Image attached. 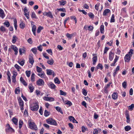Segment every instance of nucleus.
<instances>
[{
  "label": "nucleus",
  "instance_id": "obj_1",
  "mask_svg": "<svg viewBox=\"0 0 134 134\" xmlns=\"http://www.w3.org/2000/svg\"><path fill=\"white\" fill-rule=\"evenodd\" d=\"M38 108V105L37 102L33 103L31 105L30 109L33 111H37Z\"/></svg>",
  "mask_w": 134,
  "mask_h": 134
},
{
  "label": "nucleus",
  "instance_id": "obj_2",
  "mask_svg": "<svg viewBox=\"0 0 134 134\" xmlns=\"http://www.w3.org/2000/svg\"><path fill=\"white\" fill-rule=\"evenodd\" d=\"M47 122L48 124L51 125H57V124L56 122L52 119H49L47 120Z\"/></svg>",
  "mask_w": 134,
  "mask_h": 134
},
{
  "label": "nucleus",
  "instance_id": "obj_3",
  "mask_svg": "<svg viewBox=\"0 0 134 134\" xmlns=\"http://www.w3.org/2000/svg\"><path fill=\"white\" fill-rule=\"evenodd\" d=\"M19 105L20 107L21 110H23L24 109V102L22 99L20 98L18 99Z\"/></svg>",
  "mask_w": 134,
  "mask_h": 134
},
{
  "label": "nucleus",
  "instance_id": "obj_4",
  "mask_svg": "<svg viewBox=\"0 0 134 134\" xmlns=\"http://www.w3.org/2000/svg\"><path fill=\"white\" fill-rule=\"evenodd\" d=\"M30 128L32 129L36 130H37V128L36 125L34 122H32V124L29 125Z\"/></svg>",
  "mask_w": 134,
  "mask_h": 134
},
{
  "label": "nucleus",
  "instance_id": "obj_5",
  "mask_svg": "<svg viewBox=\"0 0 134 134\" xmlns=\"http://www.w3.org/2000/svg\"><path fill=\"white\" fill-rule=\"evenodd\" d=\"M43 80L41 79H39L37 82V84L38 86H43L44 84Z\"/></svg>",
  "mask_w": 134,
  "mask_h": 134
},
{
  "label": "nucleus",
  "instance_id": "obj_6",
  "mask_svg": "<svg viewBox=\"0 0 134 134\" xmlns=\"http://www.w3.org/2000/svg\"><path fill=\"white\" fill-rule=\"evenodd\" d=\"M44 100L46 101H49L50 102L53 101L54 100V98L52 97H44L43 98Z\"/></svg>",
  "mask_w": 134,
  "mask_h": 134
},
{
  "label": "nucleus",
  "instance_id": "obj_7",
  "mask_svg": "<svg viewBox=\"0 0 134 134\" xmlns=\"http://www.w3.org/2000/svg\"><path fill=\"white\" fill-rule=\"evenodd\" d=\"M47 74L48 75H52L54 77L55 76V73L51 69H47L46 70Z\"/></svg>",
  "mask_w": 134,
  "mask_h": 134
},
{
  "label": "nucleus",
  "instance_id": "obj_8",
  "mask_svg": "<svg viewBox=\"0 0 134 134\" xmlns=\"http://www.w3.org/2000/svg\"><path fill=\"white\" fill-rule=\"evenodd\" d=\"M114 54V53H113L112 51H111L109 53V59L110 61H111L113 60Z\"/></svg>",
  "mask_w": 134,
  "mask_h": 134
},
{
  "label": "nucleus",
  "instance_id": "obj_9",
  "mask_svg": "<svg viewBox=\"0 0 134 134\" xmlns=\"http://www.w3.org/2000/svg\"><path fill=\"white\" fill-rule=\"evenodd\" d=\"M131 56L128 54H126L124 57V60L125 62H129L131 59Z\"/></svg>",
  "mask_w": 134,
  "mask_h": 134
},
{
  "label": "nucleus",
  "instance_id": "obj_10",
  "mask_svg": "<svg viewBox=\"0 0 134 134\" xmlns=\"http://www.w3.org/2000/svg\"><path fill=\"white\" fill-rule=\"evenodd\" d=\"M96 54H93V56H94L92 58V60L93 61V64L94 65L97 61V56L96 55Z\"/></svg>",
  "mask_w": 134,
  "mask_h": 134
},
{
  "label": "nucleus",
  "instance_id": "obj_11",
  "mask_svg": "<svg viewBox=\"0 0 134 134\" xmlns=\"http://www.w3.org/2000/svg\"><path fill=\"white\" fill-rule=\"evenodd\" d=\"M48 85L50 88L52 89H54L56 87V86L52 82L49 83L48 84Z\"/></svg>",
  "mask_w": 134,
  "mask_h": 134
},
{
  "label": "nucleus",
  "instance_id": "obj_12",
  "mask_svg": "<svg viewBox=\"0 0 134 134\" xmlns=\"http://www.w3.org/2000/svg\"><path fill=\"white\" fill-rule=\"evenodd\" d=\"M29 62L31 65H33L34 61L33 58L31 55H29Z\"/></svg>",
  "mask_w": 134,
  "mask_h": 134
},
{
  "label": "nucleus",
  "instance_id": "obj_13",
  "mask_svg": "<svg viewBox=\"0 0 134 134\" xmlns=\"http://www.w3.org/2000/svg\"><path fill=\"white\" fill-rule=\"evenodd\" d=\"M11 48L15 52V54L16 55L18 53V49L17 48L14 46L12 45L11 47Z\"/></svg>",
  "mask_w": 134,
  "mask_h": 134
},
{
  "label": "nucleus",
  "instance_id": "obj_14",
  "mask_svg": "<svg viewBox=\"0 0 134 134\" xmlns=\"http://www.w3.org/2000/svg\"><path fill=\"white\" fill-rule=\"evenodd\" d=\"M69 119L71 121H72L74 123H78L77 121L72 116H69Z\"/></svg>",
  "mask_w": 134,
  "mask_h": 134
},
{
  "label": "nucleus",
  "instance_id": "obj_15",
  "mask_svg": "<svg viewBox=\"0 0 134 134\" xmlns=\"http://www.w3.org/2000/svg\"><path fill=\"white\" fill-rule=\"evenodd\" d=\"M5 14L3 11L0 8V17L3 19L5 16Z\"/></svg>",
  "mask_w": 134,
  "mask_h": 134
},
{
  "label": "nucleus",
  "instance_id": "obj_16",
  "mask_svg": "<svg viewBox=\"0 0 134 134\" xmlns=\"http://www.w3.org/2000/svg\"><path fill=\"white\" fill-rule=\"evenodd\" d=\"M36 26L35 25H34L32 27V31L33 33L35 36H36Z\"/></svg>",
  "mask_w": 134,
  "mask_h": 134
},
{
  "label": "nucleus",
  "instance_id": "obj_17",
  "mask_svg": "<svg viewBox=\"0 0 134 134\" xmlns=\"http://www.w3.org/2000/svg\"><path fill=\"white\" fill-rule=\"evenodd\" d=\"M112 98L114 100L118 98V94L117 93H114L112 95Z\"/></svg>",
  "mask_w": 134,
  "mask_h": 134
},
{
  "label": "nucleus",
  "instance_id": "obj_18",
  "mask_svg": "<svg viewBox=\"0 0 134 134\" xmlns=\"http://www.w3.org/2000/svg\"><path fill=\"white\" fill-rule=\"evenodd\" d=\"M28 87L30 90V92H32L33 91L34 87L31 84H29L28 86Z\"/></svg>",
  "mask_w": 134,
  "mask_h": 134
},
{
  "label": "nucleus",
  "instance_id": "obj_19",
  "mask_svg": "<svg viewBox=\"0 0 134 134\" xmlns=\"http://www.w3.org/2000/svg\"><path fill=\"white\" fill-rule=\"evenodd\" d=\"M110 12V10L109 9H105L103 13V15L104 16L107 15V14Z\"/></svg>",
  "mask_w": 134,
  "mask_h": 134
},
{
  "label": "nucleus",
  "instance_id": "obj_20",
  "mask_svg": "<svg viewBox=\"0 0 134 134\" xmlns=\"http://www.w3.org/2000/svg\"><path fill=\"white\" fill-rule=\"evenodd\" d=\"M17 75V74H13V76L12 77V82L15 83L16 82V77Z\"/></svg>",
  "mask_w": 134,
  "mask_h": 134
},
{
  "label": "nucleus",
  "instance_id": "obj_21",
  "mask_svg": "<svg viewBox=\"0 0 134 134\" xmlns=\"http://www.w3.org/2000/svg\"><path fill=\"white\" fill-rule=\"evenodd\" d=\"M119 69H120V66H117V68H116L115 70H114V72L113 74V76L114 77H115V76L116 74L117 73V72H118V71L119 70Z\"/></svg>",
  "mask_w": 134,
  "mask_h": 134
},
{
  "label": "nucleus",
  "instance_id": "obj_22",
  "mask_svg": "<svg viewBox=\"0 0 134 134\" xmlns=\"http://www.w3.org/2000/svg\"><path fill=\"white\" fill-rule=\"evenodd\" d=\"M25 50L23 48H21L19 49V52L20 55H21L22 53L25 54Z\"/></svg>",
  "mask_w": 134,
  "mask_h": 134
},
{
  "label": "nucleus",
  "instance_id": "obj_23",
  "mask_svg": "<svg viewBox=\"0 0 134 134\" xmlns=\"http://www.w3.org/2000/svg\"><path fill=\"white\" fill-rule=\"evenodd\" d=\"M47 63L49 64L52 65L53 64L54 61L52 58H51L50 59L48 60Z\"/></svg>",
  "mask_w": 134,
  "mask_h": 134
},
{
  "label": "nucleus",
  "instance_id": "obj_24",
  "mask_svg": "<svg viewBox=\"0 0 134 134\" xmlns=\"http://www.w3.org/2000/svg\"><path fill=\"white\" fill-rule=\"evenodd\" d=\"M35 74L34 73H32L31 76V80L32 82H34L35 80Z\"/></svg>",
  "mask_w": 134,
  "mask_h": 134
},
{
  "label": "nucleus",
  "instance_id": "obj_25",
  "mask_svg": "<svg viewBox=\"0 0 134 134\" xmlns=\"http://www.w3.org/2000/svg\"><path fill=\"white\" fill-rule=\"evenodd\" d=\"M126 118V122L127 123H129L130 122V118L129 117V114L128 113H126L125 114Z\"/></svg>",
  "mask_w": 134,
  "mask_h": 134
},
{
  "label": "nucleus",
  "instance_id": "obj_26",
  "mask_svg": "<svg viewBox=\"0 0 134 134\" xmlns=\"http://www.w3.org/2000/svg\"><path fill=\"white\" fill-rule=\"evenodd\" d=\"M60 5H64L66 3V2L65 1L62 0L59 1Z\"/></svg>",
  "mask_w": 134,
  "mask_h": 134
},
{
  "label": "nucleus",
  "instance_id": "obj_27",
  "mask_svg": "<svg viewBox=\"0 0 134 134\" xmlns=\"http://www.w3.org/2000/svg\"><path fill=\"white\" fill-rule=\"evenodd\" d=\"M104 26L103 25H101L100 26V32L102 33H104Z\"/></svg>",
  "mask_w": 134,
  "mask_h": 134
},
{
  "label": "nucleus",
  "instance_id": "obj_28",
  "mask_svg": "<svg viewBox=\"0 0 134 134\" xmlns=\"http://www.w3.org/2000/svg\"><path fill=\"white\" fill-rule=\"evenodd\" d=\"M7 126H8V130L10 132H14V130L11 127H10V126L9 125V124H8L7 125Z\"/></svg>",
  "mask_w": 134,
  "mask_h": 134
},
{
  "label": "nucleus",
  "instance_id": "obj_29",
  "mask_svg": "<svg viewBox=\"0 0 134 134\" xmlns=\"http://www.w3.org/2000/svg\"><path fill=\"white\" fill-rule=\"evenodd\" d=\"M56 109L58 111L60 112L62 114H63V113L61 110V108L59 107H55Z\"/></svg>",
  "mask_w": 134,
  "mask_h": 134
},
{
  "label": "nucleus",
  "instance_id": "obj_30",
  "mask_svg": "<svg viewBox=\"0 0 134 134\" xmlns=\"http://www.w3.org/2000/svg\"><path fill=\"white\" fill-rule=\"evenodd\" d=\"M12 121L13 122L15 125H17L18 123V120L15 118H13L12 119Z\"/></svg>",
  "mask_w": 134,
  "mask_h": 134
},
{
  "label": "nucleus",
  "instance_id": "obj_31",
  "mask_svg": "<svg viewBox=\"0 0 134 134\" xmlns=\"http://www.w3.org/2000/svg\"><path fill=\"white\" fill-rule=\"evenodd\" d=\"M17 39V38L16 36L15 35H14L13 37L12 42L14 43H15Z\"/></svg>",
  "mask_w": 134,
  "mask_h": 134
},
{
  "label": "nucleus",
  "instance_id": "obj_32",
  "mask_svg": "<svg viewBox=\"0 0 134 134\" xmlns=\"http://www.w3.org/2000/svg\"><path fill=\"white\" fill-rule=\"evenodd\" d=\"M97 69L100 68V70H102L103 68V66L102 64L99 63L98 64L97 66Z\"/></svg>",
  "mask_w": 134,
  "mask_h": 134
},
{
  "label": "nucleus",
  "instance_id": "obj_33",
  "mask_svg": "<svg viewBox=\"0 0 134 134\" xmlns=\"http://www.w3.org/2000/svg\"><path fill=\"white\" fill-rule=\"evenodd\" d=\"M131 129V127L129 126H127L125 127V129L126 131H127L130 130Z\"/></svg>",
  "mask_w": 134,
  "mask_h": 134
},
{
  "label": "nucleus",
  "instance_id": "obj_34",
  "mask_svg": "<svg viewBox=\"0 0 134 134\" xmlns=\"http://www.w3.org/2000/svg\"><path fill=\"white\" fill-rule=\"evenodd\" d=\"M57 10H58L59 11H61L64 12H66L65 9L64 8H58Z\"/></svg>",
  "mask_w": 134,
  "mask_h": 134
},
{
  "label": "nucleus",
  "instance_id": "obj_35",
  "mask_svg": "<svg viewBox=\"0 0 134 134\" xmlns=\"http://www.w3.org/2000/svg\"><path fill=\"white\" fill-rule=\"evenodd\" d=\"M54 81L55 83L59 84L60 83V82L57 77H56L54 79Z\"/></svg>",
  "mask_w": 134,
  "mask_h": 134
},
{
  "label": "nucleus",
  "instance_id": "obj_36",
  "mask_svg": "<svg viewBox=\"0 0 134 134\" xmlns=\"http://www.w3.org/2000/svg\"><path fill=\"white\" fill-rule=\"evenodd\" d=\"M43 29V27L41 26H39L37 30V32L38 33H40L41 30Z\"/></svg>",
  "mask_w": 134,
  "mask_h": 134
},
{
  "label": "nucleus",
  "instance_id": "obj_37",
  "mask_svg": "<svg viewBox=\"0 0 134 134\" xmlns=\"http://www.w3.org/2000/svg\"><path fill=\"white\" fill-rule=\"evenodd\" d=\"M128 109L132 110L133 109V108H134V104H132L131 105L129 106Z\"/></svg>",
  "mask_w": 134,
  "mask_h": 134
},
{
  "label": "nucleus",
  "instance_id": "obj_38",
  "mask_svg": "<svg viewBox=\"0 0 134 134\" xmlns=\"http://www.w3.org/2000/svg\"><path fill=\"white\" fill-rule=\"evenodd\" d=\"M18 63L21 65L23 66L24 64V60H23L22 61L19 60L18 61Z\"/></svg>",
  "mask_w": 134,
  "mask_h": 134
},
{
  "label": "nucleus",
  "instance_id": "obj_39",
  "mask_svg": "<svg viewBox=\"0 0 134 134\" xmlns=\"http://www.w3.org/2000/svg\"><path fill=\"white\" fill-rule=\"evenodd\" d=\"M31 17L32 18H34L37 19V17L36 16L34 12H32V14L31 15Z\"/></svg>",
  "mask_w": 134,
  "mask_h": 134
},
{
  "label": "nucleus",
  "instance_id": "obj_40",
  "mask_svg": "<svg viewBox=\"0 0 134 134\" xmlns=\"http://www.w3.org/2000/svg\"><path fill=\"white\" fill-rule=\"evenodd\" d=\"M37 48H32L31 49V51H32L33 53L35 54H36L37 51Z\"/></svg>",
  "mask_w": 134,
  "mask_h": 134
},
{
  "label": "nucleus",
  "instance_id": "obj_41",
  "mask_svg": "<svg viewBox=\"0 0 134 134\" xmlns=\"http://www.w3.org/2000/svg\"><path fill=\"white\" fill-rule=\"evenodd\" d=\"M25 26V24L24 23H21L20 24V26L21 28L22 29H24Z\"/></svg>",
  "mask_w": 134,
  "mask_h": 134
},
{
  "label": "nucleus",
  "instance_id": "obj_42",
  "mask_svg": "<svg viewBox=\"0 0 134 134\" xmlns=\"http://www.w3.org/2000/svg\"><path fill=\"white\" fill-rule=\"evenodd\" d=\"M88 16L91 19H93L94 17V15L91 13H90L88 14Z\"/></svg>",
  "mask_w": 134,
  "mask_h": 134
},
{
  "label": "nucleus",
  "instance_id": "obj_43",
  "mask_svg": "<svg viewBox=\"0 0 134 134\" xmlns=\"http://www.w3.org/2000/svg\"><path fill=\"white\" fill-rule=\"evenodd\" d=\"M47 16L50 17L51 18H53V16L51 14V12H49L47 13Z\"/></svg>",
  "mask_w": 134,
  "mask_h": 134
},
{
  "label": "nucleus",
  "instance_id": "obj_44",
  "mask_svg": "<svg viewBox=\"0 0 134 134\" xmlns=\"http://www.w3.org/2000/svg\"><path fill=\"white\" fill-rule=\"evenodd\" d=\"M110 21L111 22H114L115 21L114 16L113 14L112 15Z\"/></svg>",
  "mask_w": 134,
  "mask_h": 134
},
{
  "label": "nucleus",
  "instance_id": "obj_45",
  "mask_svg": "<svg viewBox=\"0 0 134 134\" xmlns=\"http://www.w3.org/2000/svg\"><path fill=\"white\" fill-rule=\"evenodd\" d=\"M14 66L17 69L18 71H19V69L21 68L17 64H15Z\"/></svg>",
  "mask_w": 134,
  "mask_h": 134
},
{
  "label": "nucleus",
  "instance_id": "obj_46",
  "mask_svg": "<svg viewBox=\"0 0 134 134\" xmlns=\"http://www.w3.org/2000/svg\"><path fill=\"white\" fill-rule=\"evenodd\" d=\"M36 67L37 68V72H40L42 71V69L41 68L38 67V66H37Z\"/></svg>",
  "mask_w": 134,
  "mask_h": 134
},
{
  "label": "nucleus",
  "instance_id": "obj_47",
  "mask_svg": "<svg viewBox=\"0 0 134 134\" xmlns=\"http://www.w3.org/2000/svg\"><path fill=\"white\" fill-rule=\"evenodd\" d=\"M82 93L85 96H86L87 94V92L86 90L83 89L82 90Z\"/></svg>",
  "mask_w": 134,
  "mask_h": 134
},
{
  "label": "nucleus",
  "instance_id": "obj_48",
  "mask_svg": "<svg viewBox=\"0 0 134 134\" xmlns=\"http://www.w3.org/2000/svg\"><path fill=\"white\" fill-rule=\"evenodd\" d=\"M40 77L42 78H43L44 77V76L45 75V74L43 72V73L41 74H37Z\"/></svg>",
  "mask_w": 134,
  "mask_h": 134
},
{
  "label": "nucleus",
  "instance_id": "obj_49",
  "mask_svg": "<svg viewBox=\"0 0 134 134\" xmlns=\"http://www.w3.org/2000/svg\"><path fill=\"white\" fill-rule=\"evenodd\" d=\"M23 124V122L21 120H20L19 122V128L20 129L22 127V126Z\"/></svg>",
  "mask_w": 134,
  "mask_h": 134
},
{
  "label": "nucleus",
  "instance_id": "obj_50",
  "mask_svg": "<svg viewBox=\"0 0 134 134\" xmlns=\"http://www.w3.org/2000/svg\"><path fill=\"white\" fill-rule=\"evenodd\" d=\"M49 114V112L47 110H45L44 111V115L46 116H48Z\"/></svg>",
  "mask_w": 134,
  "mask_h": 134
},
{
  "label": "nucleus",
  "instance_id": "obj_51",
  "mask_svg": "<svg viewBox=\"0 0 134 134\" xmlns=\"http://www.w3.org/2000/svg\"><path fill=\"white\" fill-rule=\"evenodd\" d=\"M4 24L7 27H9L10 26V23L8 21L4 22Z\"/></svg>",
  "mask_w": 134,
  "mask_h": 134
},
{
  "label": "nucleus",
  "instance_id": "obj_52",
  "mask_svg": "<svg viewBox=\"0 0 134 134\" xmlns=\"http://www.w3.org/2000/svg\"><path fill=\"white\" fill-rule=\"evenodd\" d=\"M30 71H26V73L27 76L29 77L30 76Z\"/></svg>",
  "mask_w": 134,
  "mask_h": 134
},
{
  "label": "nucleus",
  "instance_id": "obj_53",
  "mask_svg": "<svg viewBox=\"0 0 134 134\" xmlns=\"http://www.w3.org/2000/svg\"><path fill=\"white\" fill-rule=\"evenodd\" d=\"M60 94L61 95L65 96L66 94V93L62 90H60Z\"/></svg>",
  "mask_w": 134,
  "mask_h": 134
},
{
  "label": "nucleus",
  "instance_id": "obj_54",
  "mask_svg": "<svg viewBox=\"0 0 134 134\" xmlns=\"http://www.w3.org/2000/svg\"><path fill=\"white\" fill-rule=\"evenodd\" d=\"M122 85L123 87L125 88H126V87L127 84L126 83L125 81L124 82L122 83Z\"/></svg>",
  "mask_w": 134,
  "mask_h": 134
},
{
  "label": "nucleus",
  "instance_id": "obj_55",
  "mask_svg": "<svg viewBox=\"0 0 134 134\" xmlns=\"http://www.w3.org/2000/svg\"><path fill=\"white\" fill-rule=\"evenodd\" d=\"M133 51V50L132 49H130V51L128 53V54L129 56H131L133 54L132 51Z\"/></svg>",
  "mask_w": 134,
  "mask_h": 134
},
{
  "label": "nucleus",
  "instance_id": "obj_56",
  "mask_svg": "<svg viewBox=\"0 0 134 134\" xmlns=\"http://www.w3.org/2000/svg\"><path fill=\"white\" fill-rule=\"evenodd\" d=\"M0 30L2 31L3 32L5 31V28L3 26H2L0 28Z\"/></svg>",
  "mask_w": 134,
  "mask_h": 134
},
{
  "label": "nucleus",
  "instance_id": "obj_57",
  "mask_svg": "<svg viewBox=\"0 0 134 134\" xmlns=\"http://www.w3.org/2000/svg\"><path fill=\"white\" fill-rule=\"evenodd\" d=\"M88 28L89 30L92 31L93 29V27L92 26L90 25L88 26Z\"/></svg>",
  "mask_w": 134,
  "mask_h": 134
},
{
  "label": "nucleus",
  "instance_id": "obj_58",
  "mask_svg": "<svg viewBox=\"0 0 134 134\" xmlns=\"http://www.w3.org/2000/svg\"><path fill=\"white\" fill-rule=\"evenodd\" d=\"M24 15L26 17L27 19H28L29 18V13H25Z\"/></svg>",
  "mask_w": 134,
  "mask_h": 134
},
{
  "label": "nucleus",
  "instance_id": "obj_59",
  "mask_svg": "<svg viewBox=\"0 0 134 134\" xmlns=\"http://www.w3.org/2000/svg\"><path fill=\"white\" fill-rule=\"evenodd\" d=\"M109 48L107 47H106L105 48L104 50V54L106 53L107 51H108V50L109 49Z\"/></svg>",
  "mask_w": 134,
  "mask_h": 134
},
{
  "label": "nucleus",
  "instance_id": "obj_60",
  "mask_svg": "<svg viewBox=\"0 0 134 134\" xmlns=\"http://www.w3.org/2000/svg\"><path fill=\"white\" fill-rule=\"evenodd\" d=\"M47 54L46 53H44L43 54V55L44 57L46 59H49V57L47 55Z\"/></svg>",
  "mask_w": 134,
  "mask_h": 134
},
{
  "label": "nucleus",
  "instance_id": "obj_61",
  "mask_svg": "<svg viewBox=\"0 0 134 134\" xmlns=\"http://www.w3.org/2000/svg\"><path fill=\"white\" fill-rule=\"evenodd\" d=\"M93 134H98V131L97 129H95L94 130L93 132Z\"/></svg>",
  "mask_w": 134,
  "mask_h": 134
},
{
  "label": "nucleus",
  "instance_id": "obj_62",
  "mask_svg": "<svg viewBox=\"0 0 134 134\" xmlns=\"http://www.w3.org/2000/svg\"><path fill=\"white\" fill-rule=\"evenodd\" d=\"M87 128H86L84 126H82V131L83 132H84L86 130Z\"/></svg>",
  "mask_w": 134,
  "mask_h": 134
},
{
  "label": "nucleus",
  "instance_id": "obj_63",
  "mask_svg": "<svg viewBox=\"0 0 134 134\" xmlns=\"http://www.w3.org/2000/svg\"><path fill=\"white\" fill-rule=\"evenodd\" d=\"M19 87L17 88H16L15 90V94H18V93L19 92Z\"/></svg>",
  "mask_w": 134,
  "mask_h": 134
},
{
  "label": "nucleus",
  "instance_id": "obj_64",
  "mask_svg": "<svg viewBox=\"0 0 134 134\" xmlns=\"http://www.w3.org/2000/svg\"><path fill=\"white\" fill-rule=\"evenodd\" d=\"M66 36L68 38H70L73 36V35L72 34H69L67 33L66 34Z\"/></svg>",
  "mask_w": 134,
  "mask_h": 134
}]
</instances>
